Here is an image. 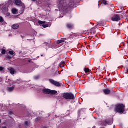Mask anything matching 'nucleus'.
Masks as SVG:
<instances>
[{"mask_svg":"<svg viewBox=\"0 0 128 128\" xmlns=\"http://www.w3.org/2000/svg\"><path fill=\"white\" fill-rule=\"evenodd\" d=\"M124 108L126 106L123 104H118L115 106L114 110L118 114H124Z\"/></svg>","mask_w":128,"mask_h":128,"instance_id":"obj_1","label":"nucleus"},{"mask_svg":"<svg viewBox=\"0 0 128 128\" xmlns=\"http://www.w3.org/2000/svg\"><path fill=\"white\" fill-rule=\"evenodd\" d=\"M62 96L65 100H74V95L70 92L62 93Z\"/></svg>","mask_w":128,"mask_h":128,"instance_id":"obj_2","label":"nucleus"},{"mask_svg":"<svg viewBox=\"0 0 128 128\" xmlns=\"http://www.w3.org/2000/svg\"><path fill=\"white\" fill-rule=\"evenodd\" d=\"M49 82H50V84H52L55 86H62V83H60V82L54 80L52 79H50Z\"/></svg>","mask_w":128,"mask_h":128,"instance_id":"obj_3","label":"nucleus"},{"mask_svg":"<svg viewBox=\"0 0 128 128\" xmlns=\"http://www.w3.org/2000/svg\"><path fill=\"white\" fill-rule=\"evenodd\" d=\"M15 4L16 6H21L22 8H24L26 6H24V4L22 2V0H15Z\"/></svg>","mask_w":128,"mask_h":128,"instance_id":"obj_4","label":"nucleus"},{"mask_svg":"<svg viewBox=\"0 0 128 128\" xmlns=\"http://www.w3.org/2000/svg\"><path fill=\"white\" fill-rule=\"evenodd\" d=\"M111 20L112 22H118V20H120V16L118 14H115L112 17Z\"/></svg>","mask_w":128,"mask_h":128,"instance_id":"obj_5","label":"nucleus"},{"mask_svg":"<svg viewBox=\"0 0 128 128\" xmlns=\"http://www.w3.org/2000/svg\"><path fill=\"white\" fill-rule=\"evenodd\" d=\"M105 124H108L110 126V124H112L113 120L112 118L108 119V120H104Z\"/></svg>","mask_w":128,"mask_h":128,"instance_id":"obj_6","label":"nucleus"},{"mask_svg":"<svg viewBox=\"0 0 128 128\" xmlns=\"http://www.w3.org/2000/svg\"><path fill=\"white\" fill-rule=\"evenodd\" d=\"M66 26L68 30H72L74 28V24L72 23H66Z\"/></svg>","mask_w":128,"mask_h":128,"instance_id":"obj_7","label":"nucleus"},{"mask_svg":"<svg viewBox=\"0 0 128 128\" xmlns=\"http://www.w3.org/2000/svg\"><path fill=\"white\" fill-rule=\"evenodd\" d=\"M42 91L46 94H50V89L49 88H43Z\"/></svg>","mask_w":128,"mask_h":128,"instance_id":"obj_8","label":"nucleus"},{"mask_svg":"<svg viewBox=\"0 0 128 128\" xmlns=\"http://www.w3.org/2000/svg\"><path fill=\"white\" fill-rule=\"evenodd\" d=\"M2 12L4 14L8 12V8L6 6H3L2 8Z\"/></svg>","mask_w":128,"mask_h":128,"instance_id":"obj_9","label":"nucleus"},{"mask_svg":"<svg viewBox=\"0 0 128 128\" xmlns=\"http://www.w3.org/2000/svg\"><path fill=\"white\" fill-rule=\"evenodd\" d=\"M103 92L104 94H110V90L108 88L104 89Z\"/></svg>","mask_w":128,"mask_h":128,"instance_id":"obj_10","label":"nucleus"},{"mask_svg":"<svg viewBox=\"0 0 128 128\" xmlns=\"http://www.w3.org/2000/svg\"><path fill=\"white\" fill-rule=\"evenodd\" d=\"M8 70H9L10 74H14V72H16V70H14V68H9Z\"/></svg>","mask_w":128,"mask_h":128,"instance_id":"obj_11","label":"nucleus"},{"mask_svg":"<svg viewBox=\"0 0 128 128\" xmlns=\"http://www.w3.org/2000/svg\"><path fill=\"white\" fill-rule=\"evenodd\" d=\"M64 40H66V38H64L62 40H59L56 41L57 44H62V42H64Z\"/></svg>","mask_w":128,"mask_h":128,"instance_id":"obj_12","label":"nucleus"},{"mask_svg":"<svg viewBox=\"0 0 128 128\" xmlns=\"http://www.w3.org/2000/svg\"><path fill=\"white\" fill-rule=\"evenodd\" d=\"M12 28L13 30H18V28H20V26L18 24H14L12 25Z\"/></svg>","mask_w":128,"mask_h":128,"instance_id":"obj_13","label":"nucleus"},{"mask_svg":"<svg viewBox=\"0 0 128 128\" xmlns=\"http://www.w3.org/2000/svg\"><path fill=\"white\" fill-rule=\"evenodd\" d=\"M74 2H70L68 4V6H69V8H74Z\"/></svg>","mask_w":128,"mask_h":128,"instance_id":"obj_14","label":"nucleus"},{"mask_svg":"<svg viewBox=\"0 0 128 128\" xmlns=\"http://www.w3.org/2000/svg\"><path fill=\"white\" fill-rule=\"evenodd\" d=\"M58 94V91L56 90H50V94Z\"/></svg>","mask_w":128,"mask_h":128,"instance_id":"obj_15","label":"nucleus"},{"mask_svg":"<svg viewBox=\"0 0 128 128\" xmlns=\"http://www.w3.org/2000/svg\"><path fill=\"white\" fill-rule=\"evenodd\" d=\"M12 12L13 14H16V12H18V10L16 8H12Z\"/></svg>","mask_w":128,"mask_h":128,"instance_id":"obj_16","label":"nucleus"},{"mask_svg":"<svg viewBox=\"0 0 128 128\" xmlns=\"http://www.w3.org/2000/svg\"><path fill=\"white\" fill-rule=\"evenodd\" d=\"M14 86H12V87H7V90L8 92H12V90H14Z\"/></svg>","mask_w":128,"mask_h":128,"instance_id":"obj_17","label":"nucleus"},{"mask_svg":"<svg viewBox=\"0 0 128 128\" xmlns=\"http://www.w3.org/2000/svg\"><path fill=\"white\" fill-rule=\"evenodd\" d=\"M45 22H46L44 21H42L40 20H38V24H39L40 26H42V24H44Z\"/></svg>","mask_w":128,"mask_h":128,"instance_id":"obj_18","label":"nucleus"},{"mask_svg":"<svg viewBox=\"0 0 128 128\" xmlns=\"http://www.w3.org/2000/svg\"><path fill=\"white\" fill-rule=\"evenodd\" d=\"M84 72H85L86 73L90 72V70L88 68H84Z\"/></svg>","mask_w":128,"mask_h":128,"instance_id":"obj_19","label":"nucleus"},{"mask_svg":"<svg viewBox=\"0 0 128 128\" xmlns=\"http://www.w3.org/2000/svg\"><path fill=\"white\" fill-rule=\"evenodd\" d=\"M4 14H6L7 16H10V13L8 12L6 13H4Z\"/></svg>","mask_w":128,"mask_h":128,"instance_id":"obj_20","label":"nucleus"},{"mask_svg":"<svg viewBox=\"0 0 128 128\" xmlns=\"http://www.w3.org/2000/svg\"><path fill=\"white\" fill-rule=\"evenodd\" d=\"M44 44H46V46H50V44H52V42L50 41L48 42H46Z\"/></svg>","mask_w":128,"mask_h":128,"instance_id":"obj_21","label":"nucleus"},{"mask_svg":"<svg viewBox=\"0 0 128 128\" xmlns=\"http://www.w3.org/2000/svg\"><path fill=\"white\" fill-rule=\"evenodd\" d=\"M40 120V117L38 116V117H37L36 119H35V121L36 122H38Z\"/></svg>","mask_w":128,"mask_h":128,"instance_id":"obj_22","label":"nucleus"},{"mask_svg":"<svg viewBox=\"0 0 128 128\" xmlns=\"http://www.w3.org/2000/svg\"><path fill=\"white\" fill-rule=\"evenodd\" d=\"M42 26H43V28H48V24H43L42 25Z\"/></svg>","mask_w":128,"mask_h":128,"instance_id":"obj_23","label":"nucleus"},{"mask_svg":"<svg viewBox=\"0 0 128 128\" xmlns=\"http://www.w3.org/2000/svg\"><path fill=\"white\" fill-rule=\"evenodd\" d=\"M0 22H4V18L2 16H0Z\"/></svg>","mask_w":128,"mask_h":128,"instance_id":"obj_24","label":"nucleus"},{"mask_svg":"<svg viewBox=\"0 0 128 128\" xmlns=\"http://www.w3.org/2000/svg\"><path fill=\"white\" fill-rule=\"evenodd\" d=\"M2 54H6V50L2 49Z\"/></svg>","mask_w":128,"mask_h":128,"instance_id":"obj_25","label":"nucleus"},{"mask_svg":"<svg viewBox=\"0 0 128 128\" xmlns=\"http://www.w3.org/2000/svg\"><path fill=\"white\" fill-rule=\"evenodd\" d=\"M24 126H28V121L24 122Z\"/></svg>","mask_w":128,"mask_h":128,"instance_id":"obj_26","label":"nucleus"},{"mask_svg":"<svg viewBox=\"0 0 128 128\" xmlns=\"http://www.w3.org/2000/svg\"><path fill=\"white\" fill-rule=\"evenodd\" d=\"M102 2L104 4H106L108 1L106 0H103L102 1Z\"/></svg>","mask_w":128,"mask_h":128,"instance_id":"obj_27","label":"nucleus"},{"mask_svg":"<svg viewBox=\"0 0 128 128\" xmlns=\"http://www.w3.org/2000/svg\"><path fill=\"white\" fill-rule=\"evenodd\" d=\"M8 54H11V56H13L14 53L13 51H9Z\"/></svg>","mask_w":128,"mask_h":128,"instance_id":"obj_28","label":"nucleus"},{"mask_svg":"<svg viewBox=\"0 0 128 128\" xmlns=\"http://www.w3.org/2000/svg\"><path fill=\"white\" fill-rule=\"evenodd\" d=\"M91 44H93V46H94V44H96V42H94V40H92Z\"/></svg>","mask_w":128,"mask_h":128,"instance_id":"obj_29","label":"nucleus"},{"mask_svg":"<svg viewBox=\"0 0 128 128\" xmlns=\"http://www.w3.org/2000/svg\"><path fill=\"white\" fill-rule=\"evenodd\" d=\"M7 58H8V60H10V58H12V56H8Z\"/></svg>","mask_w":128,"mask_h":128,"instance_id":"obj_30","label":"nucleus"},{"mask_svg":"<svg viewBox=\"0 0 128 128\" xmlns=\"http://www.w3.org/2000/svg\"><path fill=\"white\" fill-rule=\"evenodd\" d=\"M60 64H66V62H60Z\"/></svg>","mask_w":128,"mask_h":128,"instance_id":"obj_31","label":"nucleus"},{"mask_svg":"<svg viewBox=\"0 0 128 128\" xmlns=\"http://www.w3.org/2000/svg\"><path fill=\"white\" fill-rule=\"evenodd\" d=\"M125 74H126L128 72V68H126V70H124Z\"/></svg>","mask_w":128,"mask_h":128,"instance_id":"obj_32","label":"nucleus"},{"mask_svg":"<svg viewBox=\"0 0 128 128\" xmlns=\"http://www.w3.org/2000/svg\"><path fill=\"white\" fill-rule=\"evenodd\" d=\"M14 82V84H20V81L17 80L16 81Z\"/></svg>","mask_w":128,"mask_h":128,"instance_id":"obj_33","label":"nucleus"},{"mask_svg":"<svg viewBox=\"0 0 128 128\" xmlns=\"http://www.w3.org/2000/svg\"><path fill=\"white\" fill-rule=\"evenodd\" d=\"M4 70V68L0 66V72H2V70Z\"/></svg>","mask_w":128,"mask_h":128,"instance_id":"obj_34","label":"nucleus"},{"mask_svg":"<svg viewBox=\"0 0 128 128\" xmlns=\"http://www.w3.org/2000/svg\"><path fill=\"white\" fill-rule=\"evenodd\" d=\"M60 68H64V65L60 64Z\"/></svg>","mask_w":128,"mask_h":128,"instance_id":"obj_35","label":"nucleus"},{"mask_svg":"<svg viewBox=\"0 0 128 128\" xmlns=\"http://www.w3.org/2000/svg\"><path fill=\"white\" fill-rule=\"evenodd\" d=\"M96 26H100V24H98V22L96 24Z\"/></svg>","mask_w":128,"mask_h":128,"instance_id":"obj_36","label":"nucleus"},{"mask_svg":"<svg viewBox=\"0 0 128 128\" xmlns=\"http://www.w3.org/2000/svg\"><path fill=\"white\" fill-rule=\"evenodd\" d=\"M2 128H6V126H3Z\"/></svg>","mask_w":128,"mask_h":128,"instance_id":"obj_37","label":"nucleus"},{"mask_svg":"<svg viewBox=\"0 0 128 128\" xmlns=\"http://www.w3.org/2000/svg\"><path fill=\"white\" fill-rule=\"evenodd\" d=\"M12 112L11 111L10 112V114H12Z\"/></svg>","mask_w":128,"mask_h":128,"instance_id":"obj_38","label":"nucleus"},{"mask_svg":"<svg viewBox=\"0 0 128 128\" xmlns=\"http://www.w3.org/2000/svg\"><path fill=\"white\" fill-rule=\"evenodd\" d=\"M92 128H96V126H94Z\"/></svg>","mask_w":128,"mask_h":128,"instance_id":"obj_39","label":"nucleus"},{"mask_svg":"<svg viewBox=\"0 0 128 128\" xmlns=\"http://www.w3.org/2000/svg\"><path fill=\"white\" fill-rule=\"evenodd\" d=\"M42 128H46V126H44V127H42Z\"/></svg>","mask_w":128,"mask_h":128,"instance_id":"obj_40","label":"nucleus"},{"mask_svg":"<svg viewBox=\"0 0 128 128\" xmlns=\"http://www.w3.org/2000/svg\"><path fill=\"white\" fill-rule=\"evenodd\" d=\"M100 66H98V69H99V70H100Z\"/></svg>","mask_w":128,"mask_h":128,"instance_id":"obj_41","label":"nucleus"},{"mask_svg":"<svg viewBox=\"0 0 128 128\" xmlns=\"http://www.w3.org/2000/svg\"><path fill=\"white\" fill-rule=\"evenodd\" d=\"M41 56H44V55H42V54H41Z\"/></svg>","mask_w":128,"mask_h":128,"instance_id":"obj_42","label":"nucleus"},{"mask_svg":"<svg viewBox=\"0 0 128 128\" xmlns=\"http://www.w3.org/2000/svg\"><path fill=\"white\" fill-rule=\"evenodd\" d=\"M1 122H2V120H1L0 119V124Z\"/></svg>","mask_w":128,"mask_h":128,"instance_id":"obj_43","label":"nucleus"},{"mask_svg":"<svg viewBox=\"0 0 128 128\" xmlns=\"http://www.w3.org/2000/svg\"><path fill=\"white\" fill-rule=\"evenodd\" d=\"M116 128V126H114V128Z\"/></svg>","mask_w":128,"mask_h":128,"instance_id":"obj_44","label":"nucleus"},{"mask_svg":"<svg viewBox=\"0 0 128 128\" xmlns=\"http://www.w3.org/2000/svg\"><path fill=\"white\" fill-rule=\"evenodd\" d=\"M28 62H30V60H29Z\"/></svg>","mask_w":128,"mask_h":128,"instance_id":"obj_45","label":"nucleus"},{"mask_svg":"<svg viewBox=\"0 0 128 128\" xmlns=\"http://www.w3.org/2000/svg\"><path fill=\"white\" fill-rule=\"evenodd\" d=\"M112 8H114V6H112Z\"/></svg>","mask_w":128,"mask_h":128,"instance_id":"obj_46","label":"nucleus"}]
</instances>
